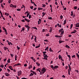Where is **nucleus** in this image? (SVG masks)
<instances>
[{"label":"nucleus","mask_w":79,"mask_h":79,"mask_svg":"<svg viewBox=\"0 0 79 79\" xmlns=\"http://www.w3.org/2000/svg\"><path fill=\"white\" fill-rule=\"evenodd\" d=\"M41 71L42 72L43 74H44V73H45L46 71H47V69L43 67L41 69Z\"/></svg>","instance_id":"f257e3e1"},{"label":"nucleus","mask_w":79,"mask_h":79,"mask_svg":"<svg viewBox=\"0 0 79 79\" xmlns=\"http://www.w3.org/2000/svg\"><path fill=\"white\" fill-rule=\"evenodd\" d=\"M17 74L18 76H20L22 74V71H21V70L18 71V72Z\"/></svg>","instance_id":"f03ea898"},{"label":"nucleus","mask_w":79,"mask_h":79,"mask_svg":"<svg viewBox=\"0 0 79 79\" xmlns=\"http://www.w3.org/2000/svg\"><path fill=\"white\" fill-rule=\"evenodd\" d=\"M71 16H72L73 18H74L75 17V14H74V13H73V11H72L71 12Z\"/></svg>","instance_id":"7ed1b4c3"},{"label":"nucleus","mask_w":79,"mask_h":79,"mask_svg":"<svg viewBox=\"0 0 79 79\" xmlns=\"http://www.w3.org/2000/svg\"><path fill=\"white\" fill-rule=\"evenodd\" d=\"M44 58H43L44 60H47V58H48V56L47 54L44 56Z\"/></svg>","instance_id":"20e7f679"},{"label":"nucleus","mask_w":79,"mask_h":79,"mask_svg":"<svg viewBox=\"0 0 79 79\" xmlns=\"http://www.w3.org/2000/svg\"><path fill=\"white\" fill-rule=\"evenodd\" d=\"M10 7H12V8H16V5H13V4H11L10 5Z\"/></svg>","instance_id":"39448f33"},{"label":"nucleus","mask_w":79,"mask_h":79,"mask_svg":"<svg viewBox=\"0 0 79 79\" xmlns=\"http://www.w3.org/2000/svg\"><path fill=\"white\" fill-rule=\"evenodd\" d=\"M71 68H69V69H68V74H69V75L71 74L70 73V72H71Z\"/></svg>","instance_id":"423d86ee"},{"label":"nucleus","mask_w":79,"mask_h":79,"mask_svg":"<svg viewBox=\"0 0 79 79\" xmlns=\"http://www.w3.org/2000/svg\"><path fill=\"white\" fill-rule=\"evenodd\" d=\"M20 65H21V64L18 63V64H15L13 66V67H16L17 66H20Z\"/></svg>","instance_id":"0eeeda50"},{"label":"nucleus","mask_w":79,"mask_h":79,"mask_svg":"<svg viewBox=\"0 0 79 79\" xmlns=\"http://www.w3.org/2000/svg\"><path fill=\"white\" fill-rule=\"evenodd\" d=\"M5 74L6 76H10V75L7 73H5Z\"/></svg>","instance_id":"6e6552de"},{"label":"nucleus","mask_w":79,"mask_h":79,"mask_svg":"<svg viewBox=\"0 0 79 79\" xmlns=\"http://www.w3.org/2000/svg\"><path fill=\"white\" fill-rule=\"evenodd\" d=\"M25 30V28L24 27H23L22 29L21 30V32H23H23H24Z\"/></svg>","instance_id":"1a4fd4ad"},{"label":"nucleus","mask_w":79,"mask_h":79,"mask_svg":"<svg viewBox=\"0 0 79 79\" xmlns=\"http://www.w3.org/2000/svg\"><path fill=\"white\" fill-rule=\"evenodd\" d=\"M76 32H77V31L74 30V31L72 32L71 33V34H75V33H76Z\"/></svg>","instance_id":"9d476101"},{"label":"nucleus","mask_w":79,"mask_h":79,"mask_svg":"<svg viewBox=\"0 0 79 79\" xmlns=\"http://www.w3.org/2000/svg\"><path fill=\"white\" fill-rule=\"evenodd\" d=\"M9 69H11V71H13V68H12V66H9Z\"/></svg>","instance_id":"9b49d317"},{"label":"nucleus","mask_w":79,"mask_h":79,"mask_svg":"<svg viewBox=\"0 0 79 79\" xmlns=\"http://www.w3.org/2000/svg\"><path fill=\"white\" fill-rule=\"evenodd\" d=\"M38 25L40 24V23H41V20L40 19H39V20L38 21Z\"/></svg>","instance_id":"f8f14e48"},{"label":"nucleus","mask_w":79,"mask_h":79,"mask_svg":"<svg viewBox=\"0 0 79 79\" xmlns=\"http://www.w3.org/2000/svg\"><path fill=\"white\" fill-rule=\"evenodd\" d=\"M37 71H39V73H40V71H41V69L39 68L36 69Z\"/></svg>","instance_id":"ddd939ff"},{"label":"nucleus","mask_w":79,"mask_h":79,"mask_svg":"<svg viewBox=\"0 0 79 79\" xmlns=\"http://www.w3.org/2000/svg\"><path fill=\"white\" fill-rule=\"evenodd\" d=\"M34 37H35V42H37V36L34 35Z\"/></svg>","instance_id":"4468645a"},{"label":"nucleus","mask_w":79,"mask_h":79,"mask_svg":"<svg viewBox=\"0 0 79 79\" xmlns=\"http://www.w3.org/2000/svg\"><path fill=\"white\" fill-rule=\"evenodd\" d=\"M57 26L59 27H61V24H60L59 23L57 24Z\"/></svg>","instance_id":"2eb2a0df"},{"label":"nucleus","mask_w":79,"mask_h":79,"mask_svg":"<svg viewBox=\"0 0 79 79\" xmlns=\"http://www.w3.org/2000/svg\"><path fill=\"white\" fill-rule=\"evenodd\" d=\"M58 58L59 60H60V58H63V57H62V56H61V55H59V56H58Z\"/></svg>","instance_id":"dca6fc26"},{"label":"nucleus","mask_w":79,"mask_h":79,"mask_svg":"<svg viewBox=\"0 0 79 79\" xmlns=\"http://www.w3.org/2000/svg\"><path fill=\"white\" fill-rule=\"evenodd\" d=\"M55 37H59V38H61L62 37V36L61 35L60 36H58V35H55Z\"/></svg>","instance_id":"f3484780"},{"label":"nucleus","mask_w":79,"mask_h":79,"mask_svg":"<svg viewBox=\"0 0 79 79\" xmlns=\"http://www.w3.org/2000/svg\"><path fill=\"white\" fill-rule=\"evenodd\" d=\"M75 27H79V23H77L76 24Z\"/></svg>","instance_id":"a211bd4d"},{"label":"nucleus","mask_w":79,"mask_h":79,"mask_svg":"<svg viewBox=\"0 0 79 79\" xmlns=\"http://www.w3.org/2000/svg\"><path fill=\"white\" fill-rule=\"evenodd\" d=\"M3 48L4 49V50H5V51L6 50H7V49H8V48L6 47H3Z\"/></svg>","instance_id":"6ab92c4d"},{"label":"nucleus","mask_w":79,"mask_h":79,"mask_svg":"<svg viewBox=\"0 0 79 79\" xmlns=\"http://www.w3.org/2000/svg\"><path fill=\"white\" fill-rule=\"evenodd\" d=\"M66 20L65 19L64 21V23H63V25H64V24H66Z\"/></svg>","instance_id":"aec40b11"},{"label":"nucleus","mask_w":79,"mask_h":79,"mask_svg":"<svg viewBox=\"0 0 79 79\" xmlns=\"http://www.w3.org/2000/svg\"><path fill=\"white\" fill-rule=\"evenodd\" d=\"M32 68V65H30V66L28 67V68L29 69H31V68Z\"/></svg>","instance_id":"412c9836"},{"label":"nucleus","mask_w":79,"mask_h":79,"mask_svg":"<svg viewBox=\"0 0 79 79\" xmlns=\"http://www.w3.org/2000/svg\"><path fill=\"white\" fill-rule=\"evenodd\" d=\"M58 68V66L57 65H55L54 67V69H56V68Z\"/></svg>","instance_id":"4be33fe9"},{"label":"nucleus","mask_w":79,"mask_h":79,"mask_svg":"<svg viewBox=\"0 0 79 79\" xmlns=\"http://www.w3.org/2000/svg\"><path fill=\"white\" fill-rule=\"evenodd\" d=\"M25 27H26V28H27V29H28V28H30L29 26H28V25H25Z\"/></svg>","instance_id":"5701e85b"},{"label":"nucleus","mask_w":79,"mask_h":79,"mask_svg":"<svg viewBox=\"0 0 79 79\" xmlns=\"http://www.w3.org/2000/svg\"><path fill=\"white\" fill-rule=\"evenodd\" d=\"M43 53V56H44V55H46V53H47V52H44Z\"/></svg>","instance_id":"b1692460"},{"label":"nucleus","mask_w":79,"mask_h":79,"mask_svg":"<svg viewBox=\"0 0 79 79\" xmlns=\"http://www.w3.org/2000/svg\"><path fill=\"white\" fill-rule=\"evenodd\" d=\"M45 51H48V46L47 48H46L45 49Z\"/></svg>","instance_id":"393cba45"},{"label":"nucleus","mask_w":79,"mask_h":79,"mask_svg":"<svg viewBox=\"0 0 79 79\" xmlns=\"http://www.w3.org/2000/svg\"><path fill=\"white\" fill-rule=\"evenodd\" d=\"M36 64H37V65L38 66H40V64L38 62H37L36 63Z\"/></svg>","instance_id":"a878e982"},{"label":"nucleus","mask_w":79,"mask_h":79,"mask_svg":"<svg viewBox=\"0 0 79 79\" xmlns=\"http://www.w3.org/2000/svg\"><path fill=\"white\" fill-rule=\"evenodd\" d=\"M43 10V8L40 7L38 8V10H39V11L40 10Z\"/></svg>","instance_id":"bb28decb"},{"label":"nucleus","mask_w":79,"mask_h":79,"mask_svg":"<svg viewBox=\"0 0 79 79\" xmlns=\"http://www.w3.org/2000/svg\"><path fill=\"white\" fill-rule=\"evenodd\" d=\"M34 76V73H31L30 75L29 76Z\"/></svg>","instance_id":"cd10ccee"},{"label":"nucleus","mask_w":79,"mask_h":79,"mask_svg":"<svg viewBox=\"0 0 79 79\" xmlns=\"http://www.w3.org/2000/svg\"><path fill=\"white\" fill-rule=\"evenodd\" d=\"M49 51L50 52H53V50L52 49V48H49Z\"/></svg>","instance_id":"c85d7f7f"},{"label":"nucleus","mask_w":79,"mask_h":79,"mask_svg":"<svg viewBox=\"0 0 79 79\" xmlns=\"http://www.w3.org/2000/svg\"><path fill=\"white\" fill-rule=\"evenodd\" d=\"M50 67H51V68H52V69H53V70H54V68L53 67V65H51L50 66Z\"/></svg>","instance_id":"c756f323"},{"label":"nucleus","mask_w":79,"mask_h":79,"mask_svg":"<svg viewBox=\"0 0 79 79\" xmlns=\"http://www.w3.org/2000/svg\"><path fill=\"white\" fill-rule=\"evenodd\" d=\"M2 29H3V30H4V31H6V28H5V27H3Z\"/></svg>","instance_id":"7c9ffc66"},{"label":"nucleus","mask_w":79,"mask_h":79,"mask_svg":"<svg viewBox=\"0 0 79 79\" xmlns=\"http://www.w3.org/2000/svg\"><path fill=\"white\" fill-rule=\"evenodd\" d=\"M64 33V31H63L61 32V33H60L61 35H62Z\"/></svg>","instance_id":"2f4dec72"},{"label":"nucleus","mask_w":79,"mask_h":79,"mask_svg":"<svg viewBox=\"0 0 79 79\" xmlns=\"http://www.w3.org/2000/svg\"><path fill=\"white\" fill-rule=\"evenodd\" d=\"M65 47H66V48H70V47H69V46H68L67 45L65 46Z\"/></svg>","instance_id":"473e14b6"},{"label":"nucleus","mask_w":79,"mask_h":79,"mask_svg":"<svg viewBox=\"0 0 79 79\" xmlns=\"http://www.w3.org/2000/svg\"><path fill=\"white\" fill-rule=\"evenodd\" d=\"M73 24H72L70 25V29H72V28L73 27Z\"/></svg>","instance_id":"72a5a7b5"},{"label":"nucleus","mask_w":79,"mask_h":79,"mask_svg":"<svg viewBox=\"0 0 79 79\" xmlns=\"http://www.w3.org/2000/svg\"><path fill=\"white\" fill-rule=\"evenodd\" d=\"M5 15H6V16H9V14L8 13H5Z\"/></svg>","instance_id":"f704fd0d"},{"label":"nucleus","mask_w":79,"mask_h":79,"mask_svg":"<svg viewBox=\"0 0 79 79\" xmlns=\"http://www.w3.org/2000/svg\"><path fill=\"white\" fill-rule=\"evenodd\" d=\"M42 13L43 14V16H45V14H46V13H45V12H43Z\"/></svg>","instance_id":"c9c22d12"},{"label":"nucleus","mask_w":79,"mask_h":79,"mask_svg":"<svg viewBox=\"0 0 79 79\" xmlns=\"http://www.w3.org/2000/svg\"><path fill=\"white\" fill-rule=\"evenodd\" d=\"M7 61L8 63H10V59H8V60H7Z\"/></svg>","instance_id":"e433bc0d"},{"label":"nucleus","mask_w":79,"mask_h":79,"mask_svg":"<svg viewBox=\"0 0 79 79\" xmlns=\"http://www.w3.org/2000/svg\"><path fill=\"white\" fill-rule=\"evenodd\" d=\"M61 31H63V28H61L60 30H59V32L60 33L61 32Z\"/></svg>","instance_id":"4c0bfd02"},{"label":"nucleus","mask_w":79,"mask_h":79,"mask_svg":"<svg viewBox=\"0 0 79 79\" xmlns=\"http://www.w3.org/2000/svg\"><path fill=\"white\" fill-rule=\"evenodd\" d=\"M33 73V74H34L35 75H37V73L35 72L34 71Z\"/></svg>","instance_id":"58836bf2"},{"label":"nucleus","mask_w":79,"mask_h":79,"mask_svg":"<svg viewBox=\"0 0 79 79\" xmlns=\"http://www.w3.org/2000/svg\"><path fill=\"white\" fill-rule=\"evenodd\" d=\"M45 32V29H43L42 30V32Z\"/></svg>","instance_id":"ea45409f"},{"label":"nucleus","mask_w":79,"mask_h":79,"mask_svg":"<svg viewBox=\"0 0 79 79\" xmlns=\"http://www.w3.org/2000/svg\"><path fill=\"white\" fill-rule=\"evenodd\" d=\"M21 9H17L16 10L17 11H20L21 10Z\"/></svg>","instance_id":"a19ab883"},{"label":"nucleus","mask_w":79,"mask_h":79,"mask_svg":"<svg viewBox=\"0 0 79 79\" xmlns=\"http://www.w3.org/2000/svg\"><path fill=\"white\" fill-rule=\"evenodd\" d=\"M48 19H50V20L52 19V17L49 16L48 17Z\"/></svg>","instance_id":"79ce46f5"},{"label":"nucleus","mask_w":79,"mask_h":79,"mask_svg":"<svg viewBox=\"0 0 79 79\" xmlns=\"http://www.w3.org/2000/svg\"><path fill=\"white\" fill-rule=\"evenodd\" d=\"M72 58H76V55H73L72 56Z\"/></svg>","instance_id":"37998d69"},{"label":"nucleus","mask_w":79,"mask_h":79,"mask_svg":"<svg viewBox=\"0 0 79 79\" xmlns=\"http://www.w3.org/2000/svg\"><path fill=\"white\" fill-rule=\"evenodd\" d=\"M6 42H8V44L9 45H10V42L9 41H8V40H7L6 41Z\"/></svg>","instance_id":"c03bdc74"},{"label":"nucleus","mask_w":79,"mask_h":79,"mask_svg":"<svg viewBox=\"0 0 79 79\" xmlns=\"http://www.w3.org/2000/svg\"><path fill=\"white\" fill-rule=\"evenodd\" d=\"M59 44H61V43L63 42V41L62 40H60L59 41Z\"/></svg>","instance_id":"a18cd8bd"},{"label":"nucleus","mask_w":79,"mask_h":79,"mask_svg":"<svg viewBox=\"0 0 79 79\" xmlns=\"http://www.w3.org/2000/svg\"><path fill=\"white\" fill-rule=\"evenodd\" d=\"M63 18V16L62 15L60 16V18L61 19H62Z\"/></svg>","instance_id":"49530a36"},{"label":"nucleus","mask_w":79,"mask_h":79,"mask_svg":"<svg viewBox=\"0 0 79 79\" xmlns=\"http://www.w3.org/2000/svg\"><path fill=\"white\" fill-rule=\"evenodd\" d=\"M30 8L31 9H33V8H34V6H30Z\"/></svg>","instance_id":"de8ad7c7"},{"label":"nucleus","mask_w":79,"mask_h":79,"mask_svg":"<svg viewBox=\"0 0 79 79\" xmlns=\"http://www.w3.org/2000/svg\"><path fill=\"white\" fill-rule=\"evenodd\" d=\"M33 29H36V30H37V27H32Z\"/></svg>","instance_id":"09e8293b"},{"label":"nucleus","mask_w":79,"mask_h":79,"mask_svg":"<svg viewBox=\"0 0 79 79\" xmlns=\"http://www.w3.org/2000/svg\"><path fill=\"white\" fill-rule=\"evenodd\" d=\"M43 5V7L44 8H45V6H46V5L45 4H43L42 5Z\"/></svg>","instance_id":"8fccbe9b"},{"label":"nucleus","mask_w":79,"mask_h":79,"mask_svg":"<svg viewBox=\"0 0 79 79\" xmlns=\"http://www.w3.org/2000/svg\"><path fill=\"white\" fill-rule=\"evenodd\" d=\"M49 32H52V28L50 29L49 31Z\"/></svg>","instance_id":"3c124183"},{"label":"nucleus","mask_w":79,"mask_h":79,"mask_svg":"<svg viewBox=\"0 0 79 79\" xmlns=\"http://www.w3.org/2000/svg\"><path fill=\"white\" fill-rule=\"evenodd\" d=\"M1 6L2 7V8H4V6H3V4H2V3H1Z\"/></svg>","instance_id":"603ef678"},{"label":"nucleus","mask_w":79,"mask_h":79,"mask_svg":"<svg viewBox=\"0 0 79 79\" xmlns=\"http://www.w3.org/2000/svg\"><path fill=\"white\" fill-rule=\"evenodd\" d=\"M44 74V73H42V71L40 72V75H42V74Z\"/></svg>","instance_id":"864d4df0"},{"label":"nucleus","mask_w":79,"mask_h":79,"mask_svg":"<svg viewBox=\"0 0 79 79\" xmlns=\"http://www.w3.org/2000/svg\"><path fill=\"white\" fill-rule=\"evenodd\" d=\"M29 19H31V15H29Z\"/></svg>","instance_id":"5fc2aeb1"},{"label":"nucleus","mask_w":79,"mask_h":79,"mask_svg":"<svg viewBox=\"0 0 79 79\" xmlns=\"http://www.w3.org/2000/svg\"><path fill=\"white\" fill-rule=\"evenodd\" d=\"M28 13H29V11H27L25 13V15H26V14H28Z\"/></svg>","instance_id":"6e6d98bb"},{"label":"nucleus","mask_w":79,"mask_h":79,"mask_svg":"<svg viewBox=\"0 0 79 79\" xmlns=\"http://www.w3.org/2000/svg\"><path fill=\"white\" fill-rule=\"evenodd\" d=\"M75 71L76 72H77V73H79V71H78V70L75 69Z\"/></svg>","instance_id":"4d7b16f0"},{"label":"nucleus","mask_w":79,"mask_h":79,"mask_svg":"<svg viewBox=\"0 0 79 79\" xmlns=\"http://www.w3.org/2000/svg\"><path fill=\"white\" fill-rule=\"evenodd\" d=\"M0 67H1V68H3V67H4V65H3V64H2L0 65Z\"/></svg>","instance_id":"13d9d810"},{"label":"nucleus","mask_w":79,"mask_h":79,"mask_svg":"<svg viewBox=\"0 0 79 79\" xmlns=\"http://www.w3.org/2000/svg\"><path fill=\"white\" fill-rule=\"evenodd\" d=\"M67 56H68V57H69L70 59L71 58V56L70 55H67Z\"/></svg>","instance_id":"bf43d9fd"},{"label":"nucleus","mask_w":79,"mask_h":79,"mask_svg":"<svg viewBox=\"0 0 79 79\" xmlns=\"http://www.w3.org/2000/svg\"><path fill=\"white\" fill-rule=\"evenodd\" d=\"M49 33H48L46 35V36L47 37H48V36H49Z\"/></svg>","instance_id":"052dcab7"},{"label":"nucleus","mask_w":79,"mask_h":79,"mask_svg":"<svg viewBox=\"0 0 79 79\" xmlns=\"http://www.w3.org/2000/svg\"><path fill=\"white\" fill-rule=\"evenodd\" d=\"M39 47H40V46H39V45H38L37 46H35L36 48H39Z\"/></svg>","instance_id":"680f3d73"},{"label":"nucleus","mask_w":79,"mask_h":79,"mask_svg":"<svg viewBox=\"0 0 79 79\" xmlns=\"http://www.w3.org/2000/svg\"><path fill=\"white\" fill-rule=\"evenodd\" d=\"M77 8V6H75V7H74V9L75 10H76Z\"/></svg>","instance_id":"e2e57ef3"},{"label":"nucleus","mask_w":79,"mask_h":79,"mask_svg":"<svg viewBox=\"0 0 79 79\" xmlns=\"http://www.w3.org/2000/svg\"><path fill=\"white\" fill-rule=\"evenodd\" d=\"M8 3H11V0H8Z\"/></svg>","instance_id":"0e129e2a"},{"label":"nucleus","mask_w":79,"mask_h":79,"mask_svg":"<svg viewBox=\"0 0 79 79\" xmlns=\"http://www.w3.org/2000/svg\"><path fill=\"white\" fill-rule=\"evenodd\" d=\"M33 3L34 4V5H35V6H37V5L36 4H35V3H34V2H33Z\"/></svg>","instance_id":"69168bd1"},{"label":"nucleus","mask_w":79,"mask_h":79,"mask_svg":"<svg viewBox=\"0 0 79 79\" xmlns=\"http://www.w3.org/2000/svg\"><path fill=\"white\" fill-rule=\"evenodd\" d=\"M17 50H19L20 48L18 46L17 47Z\"/></svg>","instance_id":"338daca9"},{"label":"nucleus","mask_w":79,"mask_h":79,"mask_svg":"<svg viewBox=\"0 0 79 79\" xmlns=\"http://www.w3.org/2000/svg\"><path fill=\"white\" fill-rule=\"evenodd\" d=\"M21 79H27V78L25 77L22 78Z\"/></svg>","instance_id":"774afa93"}]
</instances>
